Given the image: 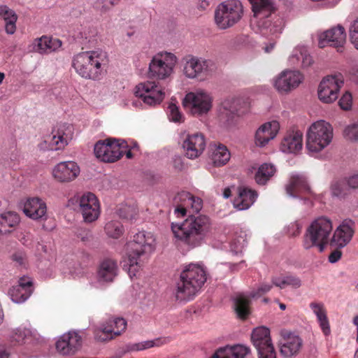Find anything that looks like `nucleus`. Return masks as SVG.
<instances>
[{"label":"nucleus","mask_w":358,"mask_h":358,"mask_svg":"<svg viewBox=\"0 0 358 358\" xmlns=\"http://www.w3.org/2000/svg\"><path fill=\"white\" fill-rule=\"evenodd\" d=\"M174 237L190 248L200 246L212 233V222L206 215L189 216L181 223L172 222Z\"/></svg>","instance_id":"obj_1"},{"label":"nucleus","mask_w":358,"mask_h":358,"mask_svg":"<svg viewBox=\"0 0 358 358\" xmlns=\"http://www.w3.org/2000/svg\"><path fill=\"white\" fill-rule=\"evenodd\" d=\"M206 280V271L203 266L189 264L180 275L174 291L175 300L181 303L192 301L200 292Z\"/></svg>","instance_id":"obj_2"},{"label":"nucleus","mask_w":358,"mask_h":358,"mask_svg":"<svg viewBox=\"0 0 358 358\" xmlns=\"http://www.w3.org/2000/svg\"><path fill=\"white\" fill-rule=\"evenodd\" d=\"M107 62L106 54L102 51H85L73 57L72 66L80 77L97 80L103 73Z\"/></svg>","instance_id":"obj_3"},{"label":"nucleus","mask_w":358,"mask_h":358,"mask_svg":"<svg viewBox=\"0 0 358 358\" xmlns=\"http://www.w3.org/2000/svg\"><path fill=\"white\" fill-rule=\"evenodd\" d=\"M333 223L330 218L320 216L313 220L306 227L302 239V246L306 250L317 248L322 252L330 243Z\"/></svg>","instance_id":"obj_4"},{"label":"nucleus","mask_w":358,"mask_h":358,"mask_svg":"<svg viewBox=\"0 0 358 358\" xmlns=\"http://www.w3.org/2000/svg\"><path fill=\"white\" fill-rule=\"evenodd\" d=\"M334 137V129L330 123L320 120L313 122L306 134V146L310 152H319L329 146Z\"/></svg>","instance_id":"obj_5"},{"label":"nucleus","mask_w":358,"mask_h":358,"mask_svg":"<svg viewBox=\"0 0 358 358\" xmlns=\"http://www.w3.org/2000/svg\"><path fill=\"white\" fill-rule=\"evenodd\" d=\"M178 63V58L174 53L168 51L158 52L152 57L149 62L148 76L157 80H168L174 74Z\"/></svg>","instance_id":"obj_6"},{"label":"nucleus","mask_w":358,"mask_h":358,"mask_svg":"<svg viewBox=\"0 0 358 358\" xmlns=\"http://www.w3.org/2000/svg\"><path fill=\"white\" fill-rule=\"evenodd\" d=\"M213 98L205 90L199 89L186 94L182 106L192 115L199 117L206 115L213 108Z\"/></svg>","instance_id":"obj_7"},{"label":"nucleus","mask_w":358,"mask_h":358,"mask_svg":"<svg viewBox=\"0 0 358 358\" xmlns=\"http://www.w3.org/2000/svg\"><path fill=\"white\" fill-rule=\"evenodd\" d=\"M243 6L238 0H227L218 5L215 11V23L220 29H227L240 21Z\"/></svg>","instance_id":"obj_8"},{"label":"nucleus","mask_w":358,"mask_h":358,"mask_svg":"<svg viewBox=\"0 0 358 358\" xmlns=\"http://www.w3.org/2000/svg\"><path fill=\"white\" fill-rule=\"evenodd\" d=\"M273 10L268 14H262L259 17L254 15L251 19L250 26L252 29L257 34L264 36H273L277 38L282 33L285 27V20L280 16H275L271 19L268 17Z\"/></svg>","instance_id":"obj_9"},{"label":"nucleus","mask_w":358,"mask_h":358,"mask_svg":"<svg viewBox=\"0 0 358 358\" xmlns=\"http://www.w3.org/2000/svg\"><path fill=\"white\" fill-rule=\"evenodd\" d=\"M127 147V143L124 140L108 138L99 141L94 145V152L100 161L112 163L120 159Z\"/></svg>","instance_id":"obj_10"},{"label":"nucleus","mask_w":358,"mask_h":358,"mask_svg":"<svg viewBox=\"0 0 358 358\" xmlns=\"http://www.w3.org/2000/svg\"><path fill=\"white\" fill-rule=\"evenodd\" d=\"M134 95L150 106L161 104L165 99L164 88L157 82L146 80L137 84L134 89Z\"/></svg>","instance_id":"obj_11"},{"label":"nucleus","mask_w":358,"mask_h":358,"mask_svg":"<svg viewBox=\"0 0 358 358\" xmlns=\"http://www.w3.org/2000/svg\"><path fill=\"white\" fill-rule=\"evenodd\" d=\"M78 204V211L87 223L96 221L101 213L100 203L97 197L91 192H86L74 197Z\"/></svg>","instance_id":"obj_12"},{"label":"nucleus","mask_w":358,"mask_h":358,"mask_svg":"<svg viewBox=\"0 0 358 358\" xmlns=\"http://www.w3.org/2000/svg\"><path fill=\"white\" fill-rule=\"evenodd\" d=\"M344 79L342 75L328 76L320 82L317 95L318 99L324 103H332L337 100Z\"/></svg>","instance_id":"obj_13"},{"label":"nucleus","mask_w":358,"mask_h":358,"mask_svg":"<svg viewBox=\"0 0 358 358\" xmlns=\"http://www.w3.org/2000/svg\"><path fill=\"white\" fill-rule=\"evenodd\" d=\"M303 80L304 76L300 71L286 69L273 78V85L278 93L287 94L299 87Z\"/></svg>","instance_id":"obj_14"},{"label":"nucleus","mask_w":358,"mask_h":358,"mask_svg":"<svg viewBox=\"0 0 358 358\" xmlns=\"http://www.w3.org/2000/svg\"><path fill=\"white\" fill-rule=\"evenodd\" d=\"M212 62L208 59L194 55H187L182 59V73L188 79H196L206 75Z\"/></svg>","instance_id":"obj_15"},{"label":"nucleus","mask_w":358,"mask_h":358,"mask_svg":"<svg viewBox=\"0 0 358 358\" xmlns=\"http://www.w3.org/2000/svg\"><path fill=\"white\" fill-rule=\"evenodd\" d=\"M356 224L351 219L343 220L335 229L330 238V245L337 249L348 245L355 235Z\"/></svg>","instance_id":"obj_16"},{"label":"nucleus","mask_w":358,"mask_h":358,"mask_svg":"<svg viewBox=\"0 0 358 358\" xmlns=\"http://www.w3.org/2000/svg\"><path fill=\"white\" fill-rule=\"evenodd\" d=\"M127 325V321L124 318L113 317L95 330L94 338L100 342L112 340L124 332Z\"/></svg>","instance_id":"obj_17"},{"label":"nucleus","mask_w":358,"mask_h":358,"mask_svg":"<svg viewBox=\"0 0 358 358\" xmlns=\"http://www.w3.org/2000/svg\"><path fill=\"white\" fill-rule=\"evenodd\" d=\"M80 173L79 165L74 161H63L55 164L51 171L52 178L58 183L66 184L75 180Z\"/></svg>","instance_id":"obj_18"},{"label":"nucleus","mask_w":358,"mask_h":358,"mask_svg":"<svg viewBox=\"0 0 358 358\" xmlns=\"http://www.w3.org/2000/svg\"><path fill=\"white\" fill-rule=\"evenodd\" d=\"M318 46L321 48L332 46L343 48L346 41V33L344 27L340 24L317 34Z\"/></svg>","instance_id":"obj_19"},{"label":"nucleus","mask_w":358,"mask_h":358,"mask_svg":"<svg viewBox=\"0 0 358 358\" xmlns=\"http://www.w3.org/2000/svg\"><path fill=\"white\" fill-rule=\"evenodd\" d=\"M74 134L73 127L66 123L57 124L52 131V137L49 141V149L62 150L72 141Z\"/></svg>","instance_id":"obj_20"},{"label":"nucleus","mask_w":358,"mask_h":358,"mask_svg":"<svg viewBox=\"0 0 358 358\" xmlns=\"http://www.w3.org/2000/svg\"><path fill=\"white\" fill-rule=\"evenodd\" d=\"M281 340L279 343L280 354L283 358H294L303 346L301 338L292 332L282 329L280 331Z\"/></svg>","instance_id":"obj_21"},{"label":"nucleus","mask_w":358,"mask_h":358,"mask_svg":"<svg viewBox=\"0 0 358 358\" xmlns=\"http://www.w3.org/2000/svg\"><path fill=\"white\" fill-rule=\"evenodd\" d=\"M206 139L203 134H184L182 148L185 155L190 159L198 158L203 152L206 148Z\"/></svg>","instance_id":"obj_22"},{"label":"nucleus","mask_w":358,"mask_h":358,"mask_svg":"<svg viewBox=\"0 0 358 358\" xmlns=\"http://www.w3.org/2000/svg\"><path fill=\"white\" fill-rule=\"evenodd\" d=\"M83 338L78 331H69L63 334L56 342V350L62 355H73L82 347Z\"/></svg>","instance_id":"obj_23"},{"label":"nucleus","mask_w":358,"mask_h":358,"mask_svg":"<svg viewBox=\"0 0 358 358\" xmlns=\"http://www.w3.org/2000/svg\"><path fill=\"white\" fill-rule=\"evenodd\" d=\"M280 129L279 122L271 120L260 125L255 134V144L259 148L266 147L275 138Z\"/></svg>","instance_id":"obj_24"},{"label":"nucleus","mask_w":358,"mask_h":358,"mask_svg":"<svg viewBox=\"0 0 358 358\" xmlns=\"http://www.w3.org/2000/svg\"><path fill=\"white\" fill-rule=\"evenodd\" d=\"M134 242L137 247L131 252L141 257L155 251L157 246V237L154 233L143 230L134 235Z\"/></svg>","instance_id":"obj_25"},{"label":"nucleus","mask_w":358,"mask_h":358,"mask_svg":"<svg viewBox=\"0 0 358 358\" xmlns=\"http://www.w3.org/2000/svg\"><path fill=\"white\" fill-rule=\"evenodd\" d=\"M177 199L180 202V205L174 210V213L178 217L185 216L189 208L192 209L193 213H199L203 207V201L199 197L194 196L186 191L179 192Z\"/></svg>","instance_id":"obj_26"},{"label":"nucleus","mask_w":358,"mask_h":358,"mask_svg":"<svg viewBox=\"0 0 358 358\" xmlns=\"http://www.w3.org/2000/svg\"><path fill=\"white\" fill-rule=\"evenodd\" d=\"M24 215L33 220H43L47 218L46 203L39 197H30L22 203Z\"/></svg>","instance_id":"obj_27"},{"label":"nucleus","mask_w":358,"mask_h":358,"mask_svg":"<svg viewBox=\"0 0 358 358\" xmlns=\"http://www.w3.org/2000/svg\"><path fill=\"white\" fill-rule=\"evenodd\" d=\"M303 148V134L293 131L285 134L280 145V150L287 154H297Z\"/></svg>","instance_id":"obj_28"},{"label":"nucleus","mask_w":358,"mask_h":358,"mask_svg":"<svg viewBox=\"0 0 358 358\" xmlns=\"http://www.w3.org/2000/svg\"><path fill=\"white\" fill-rule=\"evenodd\" d=\"M285 190L288 196L298 197L303 192H310V187L306 177L299 173H292L290 176Z\"/></svg>","instance_id":"obj_29"},{"label":"nucleus","mask_w":358,"mask_h":358,"mask_svg":"<svg viewBox=\"0 0 358 358\" xmlns=\"http://www.w3.org/2000/svg\"><path fill=\"white\" fill-rule=\"evenodd\" d=\"M309 307L317 318V322L324 336H329L331 327L327 316V311L324 303L320 301H313L310 303Z\"/></svg>","instance_id":"obj_30"},{"label":"nucleus","mask_w":358,"mask_h":358,"mask_svg":"<svg viewBox=\"0 0 358 358\" xmlns=\"http://www.w3.org/2000/svg\"><path fill=\"white\" fill-rule=\"evenodd\" d=\"M118 267L116 262L106 259L102 261L97 271V280L100 283L112 282L117 275Z\"/></svg>","instance_id":"obj_31"},{"label":"nucleus","mask_w":358,"mask_h":358,"mask_svg":"<svg viewBox=\"0 0 358 358\" xmlns=\"http://www.w3.org/2000/svg\"><path fill=\"white\" fill-rule=\"evenodd\" d=\"M250 354L249 347L238 344L218 349L212 358H245Z\"/></svg>","instance_id":"obj_32"},{"label":"nucleus","mask_w":358,"mask_h":358,"mask_svg":"<svg viewBox=\"0 0 358 358\" xmlns=\"http://www.w3.org/2000/svg\"><path fill=\"white\" fill-rule=\"evenodd\" d=\"M257 194L255 190L247 187H240L238 196L234 201V207L238 210L248 209L256 201Z\"/></svg>","instance_id":"obj_33"},{"label":"nucleus","mask_w":358,"mask_h":358,"mask_svg":"<svg viewBox=\"0 0 358 358\" xmlns=\"http://www.w3.org/2000/svg\"><path fill=\"white\" fill-rule=\"evenodd\" d=\"M34 50L41 54L50 53L57 51L62 46V41L57 38H52L46 36L34 40Z\"/></svg>","instance_id":"obj_34"},{"label":"nucleus","mask_w":358,"mask_h":358,"mask_svg":"<svg viewBox=\"0 0 358 358\" xmlns=\"http://www.w3.org/2000/svg\"><path fill=\"white\" fill-rule=\"evenodd\" d=\"M289 62L290 65H301L302 67H308L313 63V59L305 47L297 46L293 50L289 56Z\"/></svg>","instance_id":"obj_35"},{"label":"nucleus","mask_w":358,"mask_h":358,"mask_svg":"<svg viewBox=\"0 0 358 358\" xmlns=\"http://www.w3.org/2000/svg\"><path fill=\"white\" fill-rule=\"evenodd\" d=\"M0 17L5 22V31L8 34L12 35L16 31L17 15L15 11L6 5L0 6Z\"/></svg>","instance_id":"obj_36"},{"label":"nucleus","mask_w":358,"mask_h":358,"mask_svg":"<svg viewBox=\"0 0 358 358\" xmlns=\"http://www.w3.org/2000/svg\"><path fill=\"white\" fill-rule=\"evenodd\" d=\"M251 339L256 349L273 344L270 336V330L265 327L255 328L252 331Z\"/></svg>","instance_id":"obj_37"},{"label":"nucleus","mask_w":358,"mask_h":358,"mask_svg":"<svg viewBox=\"0 0 358 358\" xmlns=\"http://www.w3.org/2000/svg\"><path fill=\"white\" fill-rule=\"evenodd\" d=\"M211 150L210 157L215 166H223L230 159V152L224 145H215Z\"/></svg>","instance_id":"obj_38"},{"label":"nucleus","mask_w":358,"mask_h":358,"mask_svg":"<svg viewBox=\"0 0 358 358\" xmlns=\"http://www.w3.org/2000/svg\"><path fill=\"white\" fill-rule=\"evenodd\" d=\"M234 310L238 317L245 319L250 313L248 296L244 294H238L234 299Z\"/></svg>","instance_id":"obj_39"},{"label":"nucleus","mask_w":358,"mask_h":358,"mask_svg":"<svg viewBox=\"0 0 358 358\" xmlns=\"http://www.w3.org/2000/svg\"><path fill=\"white\" fill-rule=\"evenodd\" d=\"M276 172L275 166L270 163H264L262 164L255 176L256 182L259 185H265Z\"/></svg>","instance_id":"obj_40"},{"label":"nucleus","mask_w":358,"mask_h":358,"mask_svg":"<svg viewBox=\"0 0 358 358\" xmlns=\"http://www.w3.org/2000/svg\"><path fill=\"white\" fill-rule=\"evenodd\" d=\"M252 6L254 15L257 17L262 14H268L271 10H274L273 3L271 0H250Z\"/></svg>","instance_id":"obj_41"},{"label":"nucleus","mask_w":358,"mask_h":358,"mask_svg":"<svg viewBox=\"0 0 358 358\" xmlns=\"http://www.w3.org/2000/svg\"><path fill=\"white\" fill-rule=\"evenodd\" d=\"M140 257L134 255V252L129 253L127 264L124 265L125 269L131 278L136 277L139 273L142 263L139 259Z\"/></svg>","instance_id":"obj_42"},{"label":"nucleus","mask_w":358,"mask_h":358,"mask_svg":"<svg viewBox=\"0 0 358 358\" xmlns=\"http://www.w3.org/2000/svg\"><path fill=\"white\" fill-rule=\"evenodd\" d=\"M0 218L3 224L8 230V234L12 232L13 229L16 227L20 222L19 215L16 213L10 211L1 214Z\"/></svg>","instance_id":"obj_43"},{"label":"nucleus","mask_w":358,"mask_h":358,"mask_svg":"<svg viewBox=\"0 0 358 358\" xmlns=\"http://www.w3.org/2000/svg\"><path fill=\"white\" fill-rule=\"evenodd\" d=\"M169 339L167 338H157L155 340H149L137 343H134L131 346V350L133 351H141L146 349H149L153 347H159L162 345L167 343Z\"/></svg>","instance_id":"obj_44"},{"label":"nucleus","mask_w":358,"mask_h":358,"mask_svg":"<svg viewBox=\"0 0 358 358\" xmlns=\"http://www.w3.org/2000/svg\"><path fill=\"white\" fill-rule=\"evenodd\" d=\"M37 336L36 329L20 327L15 330L13 338L18 343H22L31 338H36Z\"/></svg>","instance_id":"obj_45"},{"label":"nucleus","mask_w":358,"mask_h":358,"mask_svg":"<svg viewBox=\"0 0 358 358\" xmlns=\"http://www.w3.org/2000/svg\"><path fill=\"white\" fill-rule=\"evenodd\" d=\"M105 231L108 237L116 239L122 236L123 227L118 221L112 220L106 224Z\"/></svg>","instance_id":"obj_46"},{"label":"nucleus","mask_w":358,"mask_h":358,"mask_svg":"<svg viewBox=\"0 0 358 358\" xmlns=\"http://www.w3.org/2000/svg\"><path fill=\"white\" fill-rule=\"evenodd\" d=\"M10 299L15 303H24L29 298V292L20 289L17 285L13 286L8 291Z\"/></svg>","instance_id":"obj_47"},{"label":"nucleus","mask_w":358,"mask_h":358,"mask_svg":"<svg viewBox=\"0 0 358 358\" xmlns=\"http://www.w3.org/2000/svg\"><path fill=\"white\" fill-rule=\"evenodd\" d=\"M344 138L349 141H358V121L347 124L343 132Z\"/></svg>","instance_id":"obj_48"},{"label":"nucleus","mask_w":358,"mask_h":358,"mask_svg":"<svg viewBox=\"0 0 358 358\" xmlns=\"http://www.w3.org/2000/svg\"><path fill=\"white\" fill-rule=\"evenodd\" d=\"M167 114L170 121L181 123L185 120L183 114L180 111L179 107L174 103H170L167 108Z\"/></svg>","instance_id":"obj_49"},{"label":"nucleus","mask_w":358,"mask_h":358,"mask_svg":"<svg viewBox=\"0 0 358 358\" xmlns=\"http://www.w3.org/2000/svg\"><path fill=\"white\" fill-rule=\"evenodd\" d=\"M331 193L333 196L343 198L348 194L345 181H336L331 185Z\"/></svg>","instance_id":"obj_50"},{"label":"nucleus","mask_w":358,"mask_h":358,"mask_svg":"<svg viewBox=\"0 0 358 358\" xmlns=\"http://www.w3.org/2000/svg\"><path fill=\"white\" fill-rule=\"evenodd\" d=\"M241 100L237 98H229L224 100L222 103V108L231 113H238L241 108H239Z\"/></svg>","instance_id":"obj_51"},{"label":"nucleus","mask_w":358,"mask_h":358,"mask_svg":"<svg viewBox=\"0 0 358 358\" xmlns=\"http://www.w3.org/2000/svg\"><path fill=\"white\" fill-rule=\"evenodd\" d=\"M258 358H276V352L273 345H267L257 348Z\"/></svg>","instance_id":"obj_52"},{"label":"nucleus","mask_w":358,"mask_h":358,"mask_svg":"<svg viewBox=\"0 0 358 358\" xmlns=\"http://www.w3.org/2000/svg\"><path fill=\"white\" fill-rule=\"evenodd\" d=\"M20 289L29 292V295L31 296L34 291L33 280L30 277L23 276L18 280V283L16 285Z\"/></svg>","instance_id":"obj_53"},{"label":"nucleus","mask_w":358,"mask_h":358,"mask_svg":"<svg viewBox=\"0 0 358 358\" xmlns=\"http://www.w3.org/2000/svg\"><path fill=\"white\" fill-rule=\"evenodd\" d=\"M272 288V285L269 283H262L256 289L250 292V298H258L262 295L268 292Z\"/></svg>","instance_id":"obj_54"},{"label":"nucleus","mask_w":358,"mask_h":358,"mask_svg":"<svg viewBox=\"0 0 358 358\" xmlns=\"http://www.w3.org/2000/svg\"><path fill=\"white\" fill-rule=\"evenodd\" d=\"M352 97L350 93L346 92L338 101V105L344 110H350L352 107Z\"/></svg>","instance_id":"obj_55"},{"label":"nucleus","mask_w":358,"mask_h":358,"mask_svg":"<svg viewBox=\"0 0 358 358\" xmlns=\"http://www.w3.org/2000/svg\"><path fill=\"white\" fill-rule=\"evenodd\" d=\"M302 285V281L298 276L285 275V287L290 286L294 289H299Z\"/></svg>","instance_id":"obj_56"},{"label":"nucleus","mask_w":358,"mask_h":358,"mask_svg":"<svg viewBox=\"0 0 358 358\" xmlns=\"http://www.w3.org/2000/svg\"><path fill=\"white\" fill-rule=\"evenodd\" d=\"M285 230L289 236L296 237L301 233V225L297 222H294L288 224Z\"/></svg>","instance_id":"obj_57"},{"label":"nucleus","mask_w":358,"mask_h":358,"mask_svg":"<svg viewBox=\"0 0 358 358\" xmlns=\"http://www.w3.org/2000/svg\"><path fill=\"white\" fill-rule=\"evenodd\" d=\"M245 246V240L243 238L234 241L231 245V250L236 255L241 253Z\"/></svg>","instance_id":"obj_58"},{"label":"nucleus","mask_w":358,"mask_h":358,"mask_svg":"<svg viewBox=\"0 0 358 358\" xmlns=\"http://www.w3.org/2000/svg\"><path fill=\"white\" fill-rule=\"evenodd\" d=\"M272 283L275 286L283 289L285 287V275H275L272 278Z\"/></svg>","instance_id":"obj_59"},{"label":"nucleus","mask_w":358,"mask_h":358,"mask_svg":"<svg viewBox=\"0 0 358 358\" xmlns=\"http://www.w3.org/2000/svg\"><path fill=\"white\" fill-rule=\"evenodd\" d=\"M345 182L349 188H351V189L358 188V173L353 174V175L349 176L348 178H346Z\"/></svg>","instance_id":"obj_60"},{"label":"nucleus","mask_w":358,"mask_h":358,"mask_svg":"<svg viewBox=\"0 0 358 358\" xmlns=\"http://www.w3.org/2000/svg\"><path fill=\"white\" fill-rule=\"evenodd\" d=\"M276 43H277V42H276L275 39H271V41L263 43V45H262L263 51L266 54L271 53L275 48Z\"/></svg>","instance_id":"obj_61"},{"label":"nucleus","mask_w":358,"mask_h":358,"mask_svg":"<svg viewBox=\"0 0 358 358\" xmlns=\"http://www.w3.org/2000/svg\"><path fill=\"white\" fill-rule=\"evenodd\" d=\"M341 249L336 248L329 256V262L331 264L337 262L342 257V252Z\"/></svg>","instance_id":"obj_62"},{"label":"nucleus","mask_w":358,"mask_h":358,"mask_svg":"<svg viewBox=\"0 0 358 358\" xmlns=\"http://www.w3.org/2000/svg\"><path fill=\"white\" fill-rule=\"evenodd\" d=\"M350 36L358 34V18L354 20L349 27Z\"/></svg>","instance_id":"obj_63"},{"label":"nucleus","mask_w":358,"mask_h":358,"mask_svg":"<svg viewBox=\"0 0 358 358\" xmlns=\"http://www.w3.org/2000/svg\"><path fill=\"white\" fill-rule=\"evenodd\" d=\"M209 2L208 0H198L197 6L201 10H205L208 8Z\"/></svg>","instance_id":"obj_64"}]
</instances>
